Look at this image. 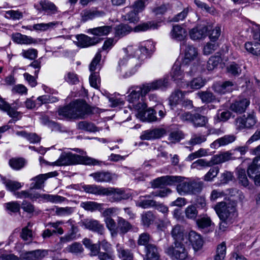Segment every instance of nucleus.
<instances>
[{"instance_id": "nucleus-52", "label": "nucleus", "mask_w": 260, "mask_h": 260, "mask_svg": "<svg viewBox=\"0 0 260 260\" xmlns=\"http://www.w3.org/2000/svg\"><path fill=\"white\" fill-rule=\"evenodd\" d=\"M4 206L7 211L10 214L19 212L20 208V204L16 201L5 203Z\"/></svg>"}, {"instance_id": "nucleus-61", "label": "nucleus", "mask_w": 260, "mask_h": 260, "mask_svg": "<svg viewBox=\"0 0 260 260\" xmlns=\"http://www.w3.org/2000/svg\"><path fill=\"white\" fill-rule=\"evenodd\" d=\"M137 204L139 207L146 209L154 207L157 205V202L153 200H140Z\"/></svg>"}, {"instance_id": "nucleus-32", "label": "nucleus", "mask_w": 260, "mask_h": 260, "mask_svg": "<svg viewBox=\"0 0 260 260\" xmlns=\"http://www.w3.org/2000/svg\"><path fill=\"white\" fill-rule=\"evenodd\" d=\"M171 234L174 242L184 243L187 240L188 233L184 229H173Z\"/></svg>"}, {"instance_id": "nucleus-35", "label": "nucleus", "mask_w": 260, "mask_h": 260, "mask_svg": "<svg viewBox=\"0 0 260 260\" xmlns=\"http://www.w3.org/2000/svg\"><path fill=\"white\" fill-rule=\"evenodd\" d=\"M2 181L6 186V189L12 192H15L23 186V184L16 181L7 179L5 177L1 178Z\"/></svg>"}, {"instance_id": "nucleus-21", "label": "nucleus", "mask_w": 260, "mask_h": 260, "mask_svg": "<svg viewBox=\"0 0 260 260\" xmlns=\"http://www.w3.org/2000/svg\"><path fill=\"white\" fill-rule=\"evenodd\" d=\"M77 45L82 48L88 47L93 46L100 41V39L96 37H89L85 35H80L77 36Z\"/></svg>"}, {"instance_id": "nucleus-60", "label": "nucleus", "mask_w": 260, "mask_h": 260, "mask_svg": "<svg viewBox=\"0 0 260 260\" xmlns=\"http://www.w3.org/2000/svg\"><path fill=\"white\" fill-rule=\"evenodd\" d=\"M5 17L13 20H19L22 18L23 13L19 11L9 10L6 12Z\"/></svg>"}, {"instance_id": "nucleus-53", "label": "nucleus", "mask_w": 260, "mask_h": 260, "mask_svg": "<svg viewBox=\"0 0 260 260\" xmlns=\"http://www.w3.org/2000/svg\"><path fill=\"white\" fill-rule=\"evenodd\" d=\"M20 55L25 58L34 60L38 56V51L35 49H28L27 50H22Z\"/></svg>"}, {"instance_id": "nucleus-7", "label": "nucleus", "mask_w": 260, "mask_h": 260, "mask_svg": "<svg viewBox=\"0 0 260 260\" xmlns=\"http://www.w3.org/2000/svg\"><path fill=\"white\" fill-rule=\"evenodd\" d=\"M180 48L184 52L183 64L187 66L195 60H197L198 63H200V61L198 60L199 53L197 48L192 45H187L185 42L181 43Z\"/></svg>"}, {"instance_id": "nucleus-1", "label": "nucleus", "mask_w": 260, "mask_h": 260, "mask_svg": "<svg viewBox=\"0 0 260 260\" xmlns=\"http://www.w3.org/2000/svg\"><path fill=\"white\" fill-rule=\"evenodd\" d=\"M153 186L158 187L161 185H176V190L181 196L193 194L200 192L203 183L191 178L180 176H165L158 177L153 182Z\"/></svg>"}, {"instance_id": "nucleus-62", "label": "nucleus", "mask_w": 260, "mask_h": 260, "mask_svg": "<svg viewBox=\"0 0 260 260\" xmlns=\"http://www.w3.org/2000/svg\"><path fill=\"white\" fill-rule=\"evenodd\" d=\"M138 13L134 10L131 11L123 16L124 20L128 21L130 23L136 24L139 21Z\"/></svg>"}, {"instance_id": "nucleus-10", "label": "nucleus", "mask_w": 260, "mask_h": 260, "mask_svg": "<svg viewBox=\"0 0 260 260\" xmlns=\"http://www.w3.org/2000/svg\"><path fill=\"white\" fill-rule=\"evenodd\" d=\"M214 209L219 218L225 221L229 217L234 216L236 209L231 204H226L224 202L218 203L215 207Z\"/></svg>"}, {"instance_id": "nucleus-37", "label": "nucleus", "mask_w": 260, "mask_h": 260, "mask_svg": "<svg viewBox=\"0 0 260 260\" xmlns=\"http://www.w3.org/2000/svg\"><path fill=\"white\" fill-rule=\"evenodd\" d=\"M256 171L260 172V155L255 157L252 162L249 166L247 169V174L249 177H253Z\"/></svg>"}, {"instance_id": "nucleus-38", "label": "nucleus", "mask_w": 260, "mask_h": 260, "mask_svg": "<svg viewBox=\"0 0 260 260\" xmlns=\"http://www.w3.org/2000/svg\"><path fill=\"white\" fill-rule=\"evenodd\" d=\"M155 216L151 211H147L141 215V221L144 226H149L155 220Z\"/></svg>"}, {"instance_id": "nucleus-64", "label": "nucleus", "mask_w": 260, "mask_h": 260, "mask_svg": "<svg viewBox=\"0 0 260 260\" xmlns=\"http://www.w3.org/2000/svg\"><path fill=\"white\" fill-rule=\"evenodd\" d=\"M199 228H207L213 225L210 217L204 216L197 221Z\"/></svg>"}, {"instance_id": "nucleus-30", "label": "nucleus", "mask_w": 260, "mask_h": 260, "mask_svg": "<svg viewBox=\"0 0 260 260\" xmlns=\"http://www.w3.org/2000/svg\"><path fill=\"white\" fill-rule=\"evenodd\" d=\"M129 92V94L126 97L127 100L132 104V106L134 108V105L138 104L137 102L141 95V88L139 86L132 87Z\"/></svg>"}, {"instance_id": "nucleus-54", "label": "nucleus", "mask_w": 260, "mask_h": 260, "mask_svg": "<svg viewBox=\"0 0 260 260\" xmlns=\"http://www.w3.org/2000/svg\"><path fill=\"white\" fill-rule=\"evenodd\" d=\"M226 70L229 74L233 76H239L242 71L241 67L235 62H232L228 66Z\"/></svg>"}, {"instance_id": "nucleus-8", "label": "nucleus", "mask_w": 260, "mask_h": 260, "mask_svg": "<svg viewBox=\"0 0 260 260\" xmlns=\"http://www.w3.org/2000/svg\"><path fill=\"white\" fill-rule=\"evenodd\" d=\"M257 122L256 114L254 112L251 111L245 116L239 117L235 120V125L236 128L239 130L245 128H252Z\"/></svg>"}, {"instance_id": "nucleus-20", "label": "nucleus", "mask_w": 260, "mask_h": 260, "mask_svg": "<svg viewBox=\"0 0 260 260\" xmlns=\"http://www.w3.org/2000/svg\"><path fill=\"white\" fill-rule=\"evenodd\" d=\"M250 104V101L246 98L239 99L230 106V109L234 112L241 114L244 113Z\"/></svg>"}, {"instance_id": "nucleus-58", "label": "nucleus", "mask_w": 260, "mask_h": 260, "mask_svg": "<svg viewBox=\"0 0 260 260\" xmlns=\"http://www.w3.org/2000/svg\"><path fill=\"white\" fill-rule=\"evenodd\" d=\"M205 84V81L201 77H197L192 80L188 86H190L191 88L194 89H198L202 87Z\"/></svg>"}, {"instance_id": "nucleus-3", "label": "nucleus", "mask_w": 260, "mask_h": 260, "mask_svg": "<svg viewBox=\"0 0 260 260\" xmlns=\"http://www.w3.org/2000/svg\"><path fill=\"white\" fill-rule=\"evenodd\" d=\"M101 161L88 156H81L71 152L62 153L58 159L52 162V166H67L75 164L99 165Z\"/></svg>"}, {"instance_id": "nucleus-16", "label": "nucleus", "mask_w": 260, "mask_h": 260, "mask_svg": "<svg viewBox=\"0 0 260 260\" xmlns=\"http://www.w3.org/2000/svg\"><path fill=\"white\" fill-rule=\"evenodd\" d=\"M209 30L208 27L205 24H199L191 29L189 35L191 39L193 40H201L205 38Z\"/></svg>"}, {"instance_id": "nucleus-45", "label": "nucleus", "mask_w": 260, "mask_h": 260, "mask_svg": "<svg viewBox=\"0 0 260 260\" xmlns=\"http://www.w3.org/2000/svg\"><path fill=\"white\" fill-rule=\"evenodd\" d=\"M237 174L239 183L245 187L248 186L249 185V181L247 179L245 170L241 168H238Z\"/></svg>"}, {"instance_id": "nucleus-50", "label": "nucleus", "mask_w": 260, "mask_h": 260, "mask_svg": "<svg viewBox=\"0 0 260 260\" xmlns=\"http://www.w3.org/2000/svg\"><path fill=\"white\" fill-rule=\"evenodd\" d=\"M185 214L187 218L194 219L197 217L198 212L194 205H190L186 208Z\"/></svg>"}, {"instance_id": "nucleus-42", "label": "nucleus", "mask_w": 260, "mask_h": 260, "mask_svg": "<svg viewBox=\"0 0 260 260\" xmlns=\"http://www.w3.org/2000/svg\"><path fill=\"white\" fill-rule=\"evenodd\" d=\"M221 61L219 56H212L209 59L207 63V69L209 71H213Z\"/></svg>"}, {"instance_id": "nucleus-12", "label": "nucleus", "mask_w": 260, "mask_h": 260, "mask_svg": "<svg viewBox=\"0 0 260 260\" xmlns=\"http://www.w3.org/2000/svg\"><path fill=\"white\" fill-rule=\"evenodd\" d=\"M89 176L98 183H111L117 179L115 174L105 171H97L90 174Z\"/></svg>"}, {"instance_id": "nucleus-57", "label": "nucleus", "mask_w": 260, "mask_h": 260, "mask_svg": "<svg viewBox=\"0 0 260 260\" xmlns=\"http://www.w3.org/2000/svg\"><path fill=\"white\" fill-rule=\"evenodd\" d=\"M65 81L69 84L74 85L79 83L78 75L74 72H69L64 76Z\"/></svg>"}, {"instance_id": "nucleus-17", "label": "nucleus", "mask_w": 260, "mask_h": 260, "mask_svg": "<svg viewBox=\"0 0 260 260\" xmlns=\"http://www.w3.org/2000/svg\"><path fill=\"white\" fill-rule=\"evenodd\" d=\"M186 68H188V66L183 64V63L181 64L179 61L175 62L170 73L173 81L178 83L184 77L183 72Z\"/></svg>"}, {"instance_id": "nucleus-27", "label": "nucleus", "mask_w": 260, "mask_h": 260, "mask_svg": "<svg viewBox=\"0 0 260 260\" xmlns=\"http://www.w3.org/2000/svg\"><path fill=\"white\" fill-rule=\"evenodd\" d=\"M82 188L86 193L95 195L101 196L107 193V188L95 184L84 185L82 186Z\"/></svg>"}, {"instance_id": "nucleus-24", "label": "nucleus", "mask_w": 260, "mask_h": 260, "mask_svg": "<svg viewBox=\"0 0 260 260\" xmlns=\"http://www.w3.org/2000/svg\"><path fill=\"white\" fill-rule=\"evenodd\" d=\"M187 32L186 30L179 25H175L170 32L171 37L178 41H183L186 38Z\"/></svg>"}, {"instance_id": "nucleus-11", "label": "nucleus", "mask_w": 260, "mask_h": 260, "mask_svg": "<svg viewBox=\"0 0 260 260\" xmlns=\"http://www.w3.org/2000/svg\"><path fill=\"white\" fill-rule=\"evenodd\" d=\"M168 85L167 78L160 79L150 83L143 84L139 87L141 88V95L145 96L148 92L160 88L166 87Z\"/></svg>"}, {"instance_id": "nucleus-34", "label": "nucleus", "mask_w": 260, "mask_h": 260, "mask_svg": "<svg viewBox=\"0 0 260 260\" xmlns=\"http://www.w3.org/2000/svg\"><path fill=\"white\" fill-rule=\"evenodd\" d=\"M103 204L99 203L93 201H86L81 203L80 206L85 210L93 212L95 211H101L103 209Z\"/></svg>"}, {"instance_id": "nucleus-31", "label": "nucleus", "mask_w": 260, "mask_h": 260, "mask_svg": "<svg viewBox=\"0 0 260 260\" xmlns=\"http://www.w3.org/2000/svg\"><path fill=\"white\" fill-rule=\"evenodd\" d=\"M81 15L82 20L86 21L95 18L103 17L105 16V13L102 11H99L97 10H85L81 12Z\"/></svg>"}, {"instance_id": "nucleus-39", "label": "nucleus", "mask_w": 260, "mask_h": 260, "mask_svg": "<svg viewBox=\"0 0 260 260\" xmlns=\"http://www.w3.org/2000/svg\"><path fill=\"white\" fill-rule=\"evenodd\" d=\"M127 61L128 56L125 55L122 58H120L119 61V66L120 68L121 74L124 78H128L133 75L135 73V72L133 71H129L128 73L125 71V67L127 63Z\"/></svg>"}, {"instance_id": "nucleus-29", "label": "nucleus", "mask_w": 260, "mask_h": 260, "mask_svg": "<svg viewBox=\"0 0 260 260\" xmlns=\"http://www.w3.org/2000/svg\"><path fill=\"white\" fill-rule=\"evenodd\" d=\"M235 140L236 137L233 135H225L223 137L219 138L214 141L211 144V147L216 149L220 146H223L228 145L234 142Z\"/></svg>"}, {"instance_id": "nucleus-2", "label": "nucleus", "mask_w": 260, "mask_h": 260, "mask_svg": "<svg viewBox=\"0 0 260 260\" xmlns=\"http://www.w3.org/2000/svg\"><path fill=\"white\" fill-rule=\"evenodd\" d=\"M91 107L83 100H76L58 110L61 119H83L86 115L91 113Z\"/></svg>"}, {"instance_id": "nucleus-22", "label": "nucleus", "mask_w": 260, "mask_h": 260, "mask_svg": "<svg viewBox=\"0 0 260 260\" xmlns=\"http://www.w3.org/2000/svg\"><path fill=\"white\" fill-rule=\"evenodd\" d=\"M235 88V84L231 81H226L222 83H216L213 85L214 91L220 94L231 92Z\"/></svg>"}, {"instance_id": "nucleus-19", "label": "nucleus", "mask_w": 260, "mask_h": 260, "mask_svg": "<svg viewBox=\"0 0 260 260\" xmlns=\"http://www.w3.org/2000/svg\"><path fill=\"white\" fill-rule=\"evenodd\" d=\"M12 40L14 42L21 45H31L37 44V40L32 37L19 32L14 33L11 36Z\"/></svg>"}, {"instance_id": "nucleus-44", "label": "nucleus", "mask_w": 260, "mask_h": 260, "mask_svg": "<svg viewBox=\"0 0 260 260\" xmlns=\"http://www.w3.org/2000/svg\"><path fill=\"white\" fill-rule=\"evenodd\" d=\"M77 127L79 129L90 132H95L98 131V128L92 123L85 121H80L78 123Z\"/></svg>"}, {"instance_id": "nucleus-63", "label": "nucleus", "mask_w": 260, "mask_h": 260, "mask_svg": "<svg viewBox=\"0 0 260 260\" xmlns=\"http://www.w3.org/2000/svg\"><path fill=\"white\" fill-rule=\"evenodd\" d=\"M89 81L91 86L95 88H98L99 84L100 82V79L99 73H91V74L89 78Z\"/></svg>"}, {"instance_id": "nucleus-26", "label": "nucleus", "mask_w": 260, "mask_h": 260, "mask_svg": "<svg viewBox=\"0 0 260 260\" xmlns=\"http://www.w3.org/2000/svg\"><path fill=\"white\" fill-rule=\"evenodd\" d=\"M146 257L144 260H159L160 254L157 247L152 244L145 247Z\"/></svg>"}, {"instance_id": "nucleus-23", "label": "nucleus", "mask_w": 260, "mask_h": 260, "mask_svg": "<svg viewBox=\"0 0 260 260\" xmlns=\"http://www.w3.org/2000/svg\"><path fill=\"white\" fill-rule=\"evenodd\" d=\"M107 196H111L110 200L111 202H117L126 199L124 191L121 188H107Z\"/></svg>"}, {"instance_id": "nucleus-33", "label": "nucleus", "mask_w": 260, "mask_h": 260, "mask_svg": "<svg viewBox=\"0 0 260 260\" xmlns=\"http://www.w3.org/2000/svg\"><path fill=\"white\" fill-rule=\"evenodd\" d=\"M112 31V27L109 25H104L90 28L88 30V32L93 35L98 36H107Z\"/></svg>"}, {"instance_id": "nucleus-40", "label": "nucleus", "mask_w": 260, "mask_h": 260, "mask_svg": "<svg viewBox=\"0 0 260 260\" xmlns=\"http://www.w3.org/2000/svg\"><path fill=\"white\" fill-rule=\"evenodd\" d=\"M245 48L248 52L254 55H260V43L258 42H246L245 44Z\"/></svg>"}, {"instance_id": "nucleus-13", "label": "nucleus", "mask_w": 260, "mask_h": 260, "mask_svg": "<svg viewBox=\"0 0 260 260\" xmlns=\"http://www.w3.org/2000/svg\"><path fill=\"white\" fill-rule=\"evenodd\" d=\"M58 173L56 171L49 172L46 174H40L32 178V182L30 184L31 189H39L44 187V183L46 180L49 178L57 176Z\"/></svg>"}, {"instance_id": "nucleus-55", "label": "nucleus", "mask_w": 260, "mask_h": 260, "mask_svg": "<svg viewBox=\"0 0 260 260\" xmlns=\"http://www.w3.org/2000/svg\"><path fill=\"white\" fill-rule=\"evenodd\" d=\"M73 212V209L70 207L55 208V213L59 216H66L71 215Z\"/></svg>"}, {"instance_id": "nucleus-25", "label": "nucleus", "mask_w": 260, "mask_h": 260, "mask_svg": "<svg viewBox=\"0 0 260 260\" xmlns=\"http://www.w3.org/2000/svg\"><path fill=\"white\" fill-rule=\"evenodd\" d=\"M62 22L52 21L48 23H40L34 24L35 30L37 32L51 31L56 28L59 25L62 24Z\"/></svg>"}, {"instance_id": "nucleus-48", "label": "nucleus", "mask_w": 260, "mask_h": 260, "mask_svg": "<svg viewBox=\"0 0 260 260\" xmlns=\"http://www.w3.org/2000/svg\"><path fill=\"white\" fill-rule=\"evenodd\" d=\"M226 254V245L224 242L219 244L216 250V254L215 256V260H223Z\"/></svg>"}, {"instance_id": "nucleus-49", "label": "nucleus", "mask_w": 260, "mask_h": 260, "mask_svg": "<svg viewBox=\"0 0 260 260\" xmlns=\"http://www.w3.org/2000/svg\"><path fill=\"white\" fill-rule=\"evenodd\" d=\"M219 168L218 167L211 168L209 171L204 176V180L206 181H211L215 178L219 173Z\"/></svg>"}, {"instance_id": "nucleus-14", "label": "nucleus", "mask_w": 260, "mask_h": 260, "mask_svg": "<svg viewBox=\"0 0 260 260\" xmlns=\"http://www.w3.org/2000/svg\"><path fill=\"white\" fill-rule=\"evenodd\" d=\"M17 108L14 107H11V105L3 99L0 98V109L6 112L10 117L15 119L10 120L9 123L15 122L16 121L21 118V113L17 111Z\"/></svg>"}, {"instance_id": "nucleus-43", "label": "nucleus", "mask_w": 260, "mask_h": 260, "mask_svg": "<svg viewBox=\"0 0 260 260\" xmlns=\"http://www.w3.org/2000/svg\"><path fill=\"white\" fill-rule=\"evenodd\" d=\"M22 209L23 210L28 214L30 216H32L34 214H38L39 211H37L34 205L26 201H23L22 203Z\"/></svg>"}, {"instance_id": "nucleus-6", "label": "nucleus", "mask_w": 260, "mask_h": 260, "mask_svg": "<svg viewBox=\"0 0 260 260\" xmlns=\"http://www.w3.org/2000/svg\"><path fill=\"white\" fill-rule=\"evenodd\" d=\"M147 105L144 103H139L134 105V109L137 111L136 116L143 121L153 122L157 120L156 111L153 109H146Z\"/></svg>"}, {"instance_id": "nucleus-28", "label": "nucleus", "mask_w": 260, "mask_h": 260, "mask_svg": "<svg viewBox=\"0 0 260 260\" xmlns=\"http://www.w3.org/2000/svg\"><path fill=\"white\" fill-rule=\"evenodd\" d=\"M47 254V251L38 249L24 253L22 257L25 260H40Z\"/></svg>"}, {"instance_id": "nucleus-59", "label": "nucleus", "mask_w": 260, "mask_h": 260, "mask_svg": "<svg viewBox=\"0 0 260 260\" xmlns=\"http://www.w3.org/2000/svg\"><path fill=\"white\" fill-rule=\"evenodd\" d=\"M63 233L62 229H52L50 230L47 229L45 230L42 234V236L44 238H49L51 236H58Z\"/></svg>"}, {"instance_id": "nucleus-47", "label": "nucleus", "mask_w": 260, "mask_h": 260, "mask_svg": "<svg viewBox=\"0 0 260 260\" xmlns=\"http://www.w3.org/2000/svg\"><path fill=\"white\" fill-rule=\"evenodd\" d=\"M208 122V119L204 116L199 114H194L192 123L194 126H205Z\"/></svg>"}, {"instance_id": "nucleus-5", "label": "nucleus", "mask_w": 260, "mask_h": 260, "mask_svg": "<svg viewBox=\"0 0 260 260\" xmlns=\"http://www.w3.org/2000/svg\"><path fill=\"white\" fill-rule=\"evenodd\" d=\"M232 154L229 151L220 153L212 156L208 161L206 159H199L194 161L191 167L197 170H201L205 168L210 167L214 165L223 163L232 159Z\"/></svg>"}, {"instance_id": "nucleus-41", "label": "nucleus", "mask_w": 260, "mask_h": 260, "mask_svg": "<svg viewBox=\"0 0 260 260\" xmlns=\"http://www.w3.org/2000/svg\"><path fill=\"white\" fill-rule=\"evenodd\" d=\"M154 46L151 41H146L141 44L139 46V51L144 55H148L152 50Z\"/></svg>"}, {"instance_id": "nucleus-56", "label": "nucleus", "mask_w": 260, "mask_h": 260, "mask_svg": "<svg viewBox=\"0 0 260 260\" xmlns=\"http://www.w3.org/2000/svg\"><path fill=\"white\" fill-rule=\"evenodd\" d=\"M101 53V50H99L89 64V71L91 73L95 72V71L96 70L97 66L101 59L102 55Z\"/></svg>"}, {"instance_id": "nucleus-15", "label": "nucleus", "mask_w": 260, "mask_h": 260, "mask_svg": "<svg viewBox=\"0 0 260 260\" xmlns=\"http://www.w3.org/2000/svg\"><path fill=\"white\" fill-rule=\"evenodd\" d=\"M34 7L40 12L45 11L52 15L58 12L57 7L48 0H41L39 4H35Z\"/></svg>"}, {"instance_id": "nucleus-9", "label": "nucleus", "mask_w": 260, "mask_h": 260, "mask_svg": "<svg viewBox=\"0 0 260 260\" xmlns=\"http://www.w3.org/2000/svg\"><path fill=\"white\" fill-rule=\"evenodd\" d=\"M167 253L172 257L178 260H184L188 256V251L183 243L174 242L167 250Z\"/></svg>"}, {"instance_id": "nucleus-18", "label": "nucleus", "mask_w": 260, "mask_h": 260, "mask_svg": "<svg viewBox=\"0 0 260 260\" xmlns=\"http://www.w3.org/2000/svg\"><path fill=\"white\" fill-rule=\"evenodd\" d=\"M187 241L192 245L194 251L200 249L203 245V240L201 235L193 231L188 233L187 240L184 242L187 243Z\"/></svg>"}, {"instance_id": "nucleus-51", "label": "nucleus", "mask_w": 260, "mask_h": 260, "mask_svg": "<svg viewBox=\"0 0 260 260\" xmlns=\"http://www.w3.org/2000/svg\"><path fill=\"white\" fill-rule=\"evenodd\" d=\"M25 164V160L21 158H12L9 160L10 167L14 170H18L23 168Z\"/></svg>"}, {"instance_id": "nucleus-4", "label": "nucleus", "mask_w": 260, "mask_h": 260, "mask_svg": "<svg viewBox=\"0 0 260 260\" xmlns=\"http://www.w3.org/2000/svg\"><path fill=\"white\" fill-rule=\"evenodd\" d=\"M159 22L154 21H148L145 23L140 24L134 28L127 24H120L116 26L115 29V36L116 37H122L128 35L132 31L139 32L146 31L149 29H155L159 27Z\"/></svg>"}, {"instance_id": "nucleus-36", "label": "nucleus", "mask_w": 260, "mask_h": 260, "mask_svg": "<svg viewBox=\"0 0 260 260\" xmlns=\"http://www.w3.org/2000/svg\"><path fill=\"white\" fill-rule=\"evenodd\" d=\"M187 92L186 91H182L180 90H175L172 93L169 98V103L171 106L176 105L180 102H182L185 95Z\"/></svg>"}, {"instance_id": "nucleus-46", "label": "nucleus", "mask_w": 260, "mask_h": 260, "mask_svg": "<svg viewBox=\"0 0 260 260\" xmlns=\"http://www.w3.org/2000/svg\"><path fill=\"white\" fill-rule=\"evenodd\" d=\"M58 101L57 98L52 95H43L39 96L37 99L38 106L46 103H55Z\"/></svg>"}]
</instances>
